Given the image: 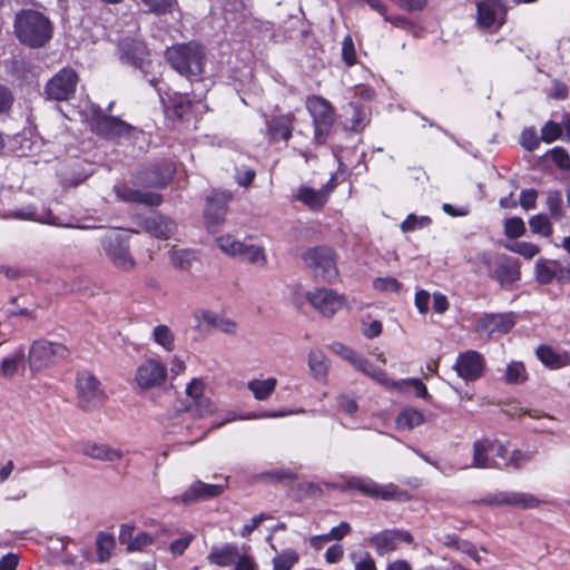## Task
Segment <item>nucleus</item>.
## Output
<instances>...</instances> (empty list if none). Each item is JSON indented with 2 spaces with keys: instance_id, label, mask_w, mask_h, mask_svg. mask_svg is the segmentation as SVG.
<instances>
[{
  "instance_id": "f257e3e1",
  "label": "nucleus",
  "mask_w": 570,
  "mask_h": 570,
  "mask_svg": "<svg viewBox=\"0 0 570 570\" xmlns=\"http://www.w3.org/2000/svg\"><path fill=\"white\" fill-rule=\"evenodd\" d=\"M14 29L19 40L33 48L42 47L52 36L49 19L35 10H23L18 13Z\"/></svg>"
},
{
  "instance_id": "de8ad7c7",
  "label": "nucleus",
  "mask_w": 570,
  "mask_h": 570,
  "mask_svg": "<svg viewBox=\"0 0 570 570\" xmlns=\"http://www.w3.org/2000/svg\"><path fill=\"white\" fill-rule=\"evenodd\" d=\"M194 539H195L194 534H191L189 532L183 533L179 538H177L169 544L168 550H169L170 554L174 558L183 556L184 552L190 546V543L194 541Z\"/></svg>"
},
{
  "instance_id": "09e8293b",
  "label": "nucleus",
  "mask_w": 570,
  "mask_h": 570,
  "mask_svg": "<svg viewBox=\"0 0 570 570\" xmlns=\"http://www.w3.org/2000/svg\"><path fill=\"white\" fill-rule=\"evenodd\" d=\"M350 531V523L341 522L337 527L332 528L330 533L312 537V541L315 543V541L342 540Z\"/></svg>"
},
{
  "instance_id": "a211bd4d",
  "label": "nucleus",
  "mask_w": 570,
  "mask_h": 570,
  "mask_svg": "<svg viewBox=\"0 0 570 570\" xmlns=\"http://www.w3.org/2000/svg\"><path fill=\"white\" fill-rule=\"evenodd\" d=\"M454 370L464 381H475L483 373L484 358L476 351H466L458 356Z\"/></svg>"
},
{
  "instance_id": "4c0bfd02",
  "label": "nucleus",
  "mask_w": 570,
  "mask_h": 570,
  "mask_svg": "<svg viewBox=\"0 0 570 570\" xmlns=\"http://www.w3.org/2000/svg\"><path fill=\"white\" fill-rule=\"evenodd\" d=\"M298 562V553L293 549H286L277 553L273 560V570H291Z\"/></svg>"
},
{
  "instance_id": "423d86ee",
  "label": "nucleus",
  "mask_w": 570,
  "mask_h": 570,
  "mask_svg": "<svg viewBox=\"0 0 570 570\" xmlns=\"http://www.w3.org/2000/svg\"><path fill=\"white\" fill-rule=\"evenodd\" d=\"M68 350L59 343L46 340L35 341L29 350L28 363L32 373L41 371L56 361L67 357Z\"/></svg>"
},
{
  "instance_id": "a878e982",
  "label": "nucleus",
  "mask_w": 570,
  "mask_h": 570,
  "mask_svg": "<svg viewBox=\"0 0 570 570\" xmlns=\"http://www.w3.org/2000/svg\"><path fill=\"white\" fill-rule=\"evenodd\" d=\"M145 227L149 234L158 238H169L177 229V225L170 218L154 214L145 222Z\"/></svg>"
},
{
  "instance_id": "13d9d810",
  "label": "nucleus",
  "mask_w": 570,
  "mask_h": 570,
  "mask_svg": "<svg viewBox=\"0 0 570 570\" xmlns=\"http://www.w3.org/2000/svg\"><path fill=\"white\" fill-rule=\"evenodd\" d=\"M331 350L333 353L340 355L342 358L347 361L352 366H354V364L357 363V360L361 356V354L355 352L353 348H351L340 342L332 343Z\"/></svg>"
},
{
  "instance_id": "2f4dec72",
  "label": "nucleus",
  "mask_w": 570,
  "mask_h": 570,
  "mask_svg": "<svg viewBox=\"0 0 570 570\" xmlns=\"http://www.w3.org/2000/svg\"><path fill=\"white\" fill-rule=\"evenodd\" d=\"M238 550L233 544H224L220 547H213L207 560L219 567H228L236 561Z\"/></svg>"
},
{
  "instance_id": "f03ea898",
  "label": "nucleus",
  "mask_w": 570,
  "mask_h": 570,
  "mask_svg": "<svg viewBox=\"0 0 570 570\" xmlns=\"http://www.w3.org/2000/svg\"><path fill=\"white\" fill-rule=\"evenodd\" d=\"M166 59L173 69L185 77H197L204 70V50L196 42L179 43L168 48Z\"/></svg>"
},
{
  "instance_id": "c03bdc74",
  "label": "nucleus",
  "mask_w": 570,
  "mask_h": 570,
  "mask_svg": "<svg viewBox=\"0 0 570 570\" xmlns=\"http://www.w3.org/2000/svg\"><path fill=\"white\" fill-rule=\"evenodd\" d=\"M148 11L156 14L173 13L177 9L176 0H141Z\"/></svg>"
},
{
  "instance_id": "9d476101",
  "label": "nucleus",
  "mask_w": 570,
  "mask_h": 570,
  "mask_svg": "<svg viewBox=\"0 0 570 570\" xmlns=\"http://www.w3.org/2000/svg\"><path fill=\"white\" fill-rule=\"evenodd\" d=\"M78 401L82 409L91 410L104 401V391L100 382L90 372H80L77 376Z\"/></svg>"
},
{
  "instance_id": "4be33fe9",
  "label": "nucleus",
  "mask_w": 570,
  "mask_h": 570,
  "mask_svg": "<svg viewBox=\"0 0 570 570\" xmlns=\"http://www.w3.org/2000/svg\"><path fill=\"white\" fill-rule=\"evenodd\" d=\"M81 453L88 458L104 462H117L124 456L121 449L98 442L83 443Z\"/></svg>"
},
{
  "instance_id": "dca6fc26",
  "label": "nucleus",
  "mask_w": 570,
  "mask_h": 570,
  "mask_svg": "<svg viewBox=\"0 0 570 570\" xmlns=\"http://www.w3.org/2000/svg\"><path fill=\"white\" fill-rule=\"evenodd\" d=\"M401 542L412 543V534L403 530H385L368 539V544L375 549L379 556L397 550Z\"/></svg>"
},
{
  "instance_id": "4d7b16f0",
  "label": "nucleus",
  "mask_w": 570,
  "mask_h": 570,
  "mask_svg": "<svg viewBox=\"0 0 570 570\" xmlns=\"http://www.w3.org/2000/svg\"><path fill=\"white\" fill-rule=\"evenodd\" d=\"M535 275L540 283L548 284L556 277V272L547 259H539L535 264Z\"/></svg>"
},
{
  "instance_id": "4468645a",
  "label": "nucleus",
  "mask_w": 570,
  "mask_h": 570,
  "mask_svg": "<svg viewBox=\"0 0 570 570\" xmlns=\"http://www.w3.org/2000/svg\"><path fill=\"white\" fill-rule=\"evenodd\" d=\"M345 489L358 491L360 493L373 499L383 500L393 499L397 492L394 484H379L366 476H351L346 479Z\"/></svg>"
},
{
  "instance_id": "6e6d98bb",
  "label": "nucleus",
  "mask_w": 570,
  "mask_h": 570,
  "mask_svg": "<svg viewBox=\"0 0 570 570\" xmlns=\"http://www.w3.org/2000/svg\"><path fill=\"white\" fill-rule=\"evenodd\" d=\"M205 382L199 377H194L189 383H187L185 393L189 403L205 396Z\"/></svg>"
},
{
  "instance_id": "3c124183",
  "label": "nucleus",
  "mask_w": 570,
  "mask_h": 570,
  "mask_svg": "<svg viewBox=\"0 0 570 570\" xmlns=\"http://www.w3.org/2000/svg\"><path fill=\"white\" fill-rule=\"evenodd\" d=\"M114 546H115V541L110 534H107L104 532L98 534L97 550H98L99 560L101 562H105L110 557Z\"/></svg>"
},
{
  "instance_id": "052dcab7",
  "label": "nucleus",
  "mask_w": 570,
  "mask_h": 570,
  "mask_svg": "<svg viewBox=\"0 0 570 570\" xmlns=\"http://www.w3.org/2000/svg\"><path fill=\"white\" fill-rule=\"evenodd\" d=\"M504 233L510 238H517L525 233L524 222L520 217H512L504 223Z\"/></svg>"
},
{
  "instance_id": "a19ab883",
  "label": "nucleus",
  "mask_w": 570,
  "mask_h": 570,
  "mask_svg": "<svg viewBox=\"0 0 570 570\" xmlns=\"http://www.w3.org/2000/svg\"><path fill=\"white\" fill-rule=\"evenodd\" d=\"M528 379L525 367L521 362H511L507 365L504 381L508 384H520Z\"/></svg>"
},
{
  "instance_id": "0e129e2a",
  "label": "nucleus",
  "mask_w": 570,
  "mask_h": 570,
  "mask_svg": "<svg viewBox=\"0 0 570 570\" xmlns=\"http://www.w3.org/2000/svg\"><path fill=\"white\" fill-rule=\"evenodd\" d=\"M521 145L529 151H533L540 145L535 128H527L521 135Z\"/></svg>"
},
{
  "instance_id": "69168bd1",
  "label": "nucleus",
  "mask_w": 570,
  "mask_h": 570,
  "mask_svg": "<svg viewBox=\"0 0 570 570\" xmlns=\"http://www.w3.org/2000/svg\"><path fill=\"white\" fill-rule=\"evenodd\" d=\"M215 330H218L219 332L227 335H235L238 330V324L234 320L219 314Z\"/></svg>"
},
{
  "instance_id": "0eeeda50",
  "label": "nucleus",
  "mask_w": 570,
  "mask_h": 570,
  "mask_svg": "<svg viewBox=\"0 0 570 570\" xmlns=\"http://www.w3.org/2000/svg\"><path fill=\"white\" fill-rule=\"evenodd\" d=\"M314 122V139L318 145L326 141L330 129L334 124V112L330 102L321 97H309L306 100Z\"/></svg>"
},
{
  "instance_id": "f704fd0d",
  "label": "nucleus",
  "mask_w": 570,
  "mask_h": 570,
  "mask_svg": "<svg viewBox=\"0 0 570 570\" xmlns=\"http://www.w3.org/2000/svg\"><path fill=\"white\" fill-rule=\"evenodd\" d=\"M217 247L226 255L232 257H240L245 250V242L239 240L232 234H225L216 237Z\"/></svg>"
},
{
  "instance_id": "c756f323",
  "label": "nucleus",
  "mask_w": 570,
  "mask_h": 570,
  "mask_svg": "<svg viewBox=\"0 0 570 570\" xmlns=\"http://www.w3.org/2000/svg\"><path fill=\"white\" fill-rule=\"evenodd\" d=\"M353 367L384 386H397V383L392 382L382 368L374 366L362 355Z\"/></svg>"
},
{
  "instance_id": "473e14b6",
  "label": "nucleus",
  "mask_w": 570,
  "mask_h": 570,
  "mask_svg": "<svg viewBox=\"0 0 570 570\" xmlns=\"http://www.w3.org/2000/svg\"><path fill=\"white\" fill-rule=\"evenodd\" d=\"M276 385L277 380L275 377H268L265 380L254 379L247 382V389L258 401L267 400L274 393Z\"/></svg>"
},
{
  "instance_id": "f8f14e48",
  "label": "nucleus",
  "mask_w": 570,
  "mask_h": 570,
  "mask_svg": "<svg viewBox=\"0 0 570 570\" xmlns=\"http://www.w3.org/2000/svg\"><path fill=\"white\" fill-rule=\"evenodd\" d=\"M308 303L323 316L332 317L345 304V297L333 289L321 287L306 294Z\"/></svg>"
},
{
  "instance_id": "aec40b11",
  "label": "nucleus",
  "mask_w": 570,
  "mask_h": 570,
  "mask_svg": "<svg viewBox=\"0 0 570 570\" xmlns=\"http://www.w3.org/2000/svg\"><path fill=\"white\" fill-rule=\"evenodd\" d=\"M119 541L127 547V551H142L146 547L153 544L154 537L147 532L135 533V528L130 524H122L119 532Z\"/></svg>"
},
{
  "instance_id": "c9c22d12",
  "label": "nucleus",
  "mask_w": 570,
  "mask_h": 570,
  "mask_svg": "<svg viewBox=\"0 0 570 570\" xmlns=\"http://www.w3.org/2000/svg\"><path fill=\"white\" fill-rule=\"evenodd\" d=\"M539 360L551 368H560L569 364L570 356L564 354L560 355L549 346H540L537 350Z\"/></svg>"
},
{
  "instance_id": "bf43d9fd",
  "label": "nucleus",
  "mask_w": 570,
  "mask_h": 570,
  "mask_svg": "<svg viewBox=\"0 0 570 570\" xmlns=\"http://www.w3.org/2000/svg\"><path fill=\"white\" fill-rule=\"evenodd\" d=\"M373 287L383 293H397L400 291V283L391 276L376 277L373 281Z\"/></svg>"
},
{
  "instance_id": "ea45409f",
  "label": "nucleus",
  "mask_w": 570,
  "mask_h": 570,
  "mask_svg": "<svg viewBox=\"0 0 570 570\" xmlns=\"http://www.w3.org/2000/svg\"><path fill=\"white\" fill-rule=\"evenodd\" d=\"M218 316V313L205 308H198L193 314L195 326L199 330L215 328Z\"/></svg>"
},
{
  "instance_id": "c85d7f7f",
  "label": "nucleus",
  "mask_w": 570,
  "mask_h": 570,
  "mask_svg": "<svg viewBox=\"0 0 570 570\" xmlns=\"http://www.w3.org/2000/svg\"><path fill=\"white\" fill-rule=\"evenodd\" d=\"M294 411H279V412H263L261 414L250 413L247 415H237L236 412L227 411L224 413L223 419L220 421L216 420L213 422L212 429H218L225 425L226 423L234 422L238 419L240 420H257V419H274V417H283L291 414H294Z\"/></svg>"
},
{
  "instance_id": "6ab92c4d",
  "label": "nucleus",
  "mask_w": 570,
  "mask_h": 570,
  "mask_svg": "<svg viewBox=\"0 0 570 570\" xmlns=\"http://www.w3.org/2000/svg\"><path fill=\"white\" fill-rule=\"evenodd\" d=\"M334 180L335 177H332L327 184L330 187H324L318 190L307 186H301L297 190L296 199L311 209H320L326 204L330 193L334 189V185H332Z\"/></svg>"
},
{
  "instance_id": "864d4df0",
  "label": "nucleus",
  "mask_w": 570,
  "mask_h": 570,
  "mask_svg": "<svg viewBox=\"0 0 570 570\" xmlns=\"http://www.w3.org/2000/svg\"><path fill=\"white\" fill-rule=\"evenodd\" d=\"M431 224V218L429 216H416L411 214L406 217V219L401 224V229L403 233L413 232L416 229H422Z\"/></svg>"
},
{
  "instance_id": "f3484780",
  "label": "nucleus",
  "mask_w": 570,
  "mask_h": 570,
  "mask_svg": "<svg viewBox=\"0 0 570 570\" xmlns=\"http://www.w3.org/2000/svg\"><path fill=\"white\" fill-rule=\"evenodd\" d=\"M514 323L515 321L512 313L489 314L478 321L475 331L481 337L489 340L494 334L508 333L513 327Z\"/></svg>"
},
{
  "instance_id": "393cba45",
  "label": "nucleus",
  "mask_w": 570,
  "mask_h": 570,
  "mask_svg": "<svg viewBox=\"0 0 570 570\" xmlns=\"http://www.w3.org/2000/svg\"><path fill=\"white\" fill-rule=\"evenodd\" d=\"M294 116L279 115L266 121L267 131L272 140H288L292 136Z\"/></svg>"
},
{
  "instance_id": "412c9836",
  "label": "nucleus",
  "mask_w": 570,
  "mask_h": 570,
  "mask_svg": "<svg viewBox=\"0 0 570 570\" xmlns=\"http://www.w3.org/2000/svg\"><path fill=\"white\" fill-rule=\"evenodd\" d=\"M223 492V485L195 481L181 495V502L189 504L199 500H208L220 495Z\"/></svg>"
},
{
  "instance_id": "e433bc0d",
  "label": "nucleus",
  "mask_w": 570,
  "mask_h": 570,
  "mask_svg": "<svg viewBox=\"0 0 570 570\" xmlns=\"http://www.w3.org/2000/svg\"><path fill=\"white\" fill-rule=\"evenodd\" d=\"M151 336L154 342L166 352L175 350V334L167 325L160 324L155 326Z\"/></svg>"
},
{
  "instance_id": "79ce46f5",
  "label": "nucleus",
  "mask_w": 570,
  "mask_h": 570,
  "mask_svg": "<svg viewBox=\"0 0 570 570\" xmlns=\"http://www.w3.org/2000/svg\"><path fill=\"white\" fill-rule=\"evenodd\" d=\"M530 229L533 234L550 237L553 232L552 224L546 215L539 214L530 218Z\"/></svg>"
},
{
  "instance_id": "8fccbe9b",
  "label": "nucleus",
  "mask_w": 570,
  "mask_h": 570,
  "mask_svg": "<svg viewBox=\"0 0 570 570\" xmlns=\"http://www.w3.org/2000/svg\"><path fill=\"white\" fill-rule=\"evenodd\" d=\"M509 250L517 253L524 258H532L540 253L539 246L529 242H515L505 246Z\"/></svg>"
},
{
  "instance_id": "680f3d73",
  "label": "nucleus",
  "mask_w": 570,
  "mask_h": 570,
  "mask_svg": "<svg viewBox=\"0 0 570 570\" xmlns=\"http://www.w3.org/2000/svg\"><path fill=\"white\" fill-rule=\"evenodd\" d=\"M562 135L561 124L548 121L541 129V140L547 144L553 142Z\"/></svg>"
},
{
  "instance_id": "7c9ffc66",
  "label": "nucleus",
  "mask_w": 570,
  "mask_h": 570,
  "mask_svg": "<svg viewBox=\"0 0 570 570\" xmlns=\"http://www.w3.org/2000/svg\"><path fill=\"white\" fill-rule=\"evenodd\" d=\"M308 368L312 376L317 381H324L330 370V361L321 350H312L308 353Z\"/></svg>"
},
{
  "instance_id": "a18cd8bd",
  "label": "nucleus",
  "mask_w": 570,
  "mask_h": 570,
  "mask_svg": "<svg viewBox=\"0 0 570 570\" xmlns=\"http://www.w3.org/2000/svg\"><path fill=\"white\" fill-rule=\"evenodd\" d=\"M240 258L247 261L248 263L256 264L259 266L266 263L264 249L254 244L245 243V250H243Z\"/></svg>"
},
{
  "instance_id": "39448f33",
  "label": "nucleus",
  "mask_w": 570,
  "mask_h": 570,
  "mask_svg": "<svg viewBox=\"0 0 570 570\" xmlns=\"http://www.w3.org/2000/svg\"><path fill=\"white\" fill-rule=\"evenodd\" d=\"M302 258L315 277L328 283L337 278L338 271L332 248L325 246L308 248Z\"/></svg>"
},
{
  "instance_id": "58836bf2",
  "label": "nucleus",
  "mask_w": 570,
  "mask_h": 570,
  "mask_svg": "<svg viewBox=\"0 0 570 570\" xmlns=\"http://www.w3.org/2000/svg\"><path fill=\"white\" fill-rule=\"evenodd\" d=\"M188 410L197 417H206L217 412L215 403L207 396L188 403Z\"/></svg>"
},
{
  "instance_id": "37998d69",
  "label": "nucleus",
  "mask_w": 570,
  "mask_h": 570,
  "mask_svg": "<svg viewBox=\"0 0 570 570\" xmlns=\"http://www.w3.org/2000/svg\"><path fill=\"white\" fill-rule=\"evenodd\" d=\"M348 557L354 570H377L374 558L366 551H353Z\"/></svg>"
},
{
  "instance_id": "e2e57ef3",
  "label": "nucleus",
  "mask_w": 570,
  "mask_h": 570,
  "mask_svg": "<svg viewBox=\"0 0 570 570\" xmlns=\"http://www.w3.org/2000/svg\"><path fill=\"white\" fill-rule=\"evenodd\" d=\"M350 109L352 112L351 129L354 131L363 130L366 127V125L368 124V118H367L366 112L363 109H361L354 105H350Z\"/></svg>"
},
{
  "instance_id": "774afa93",
  "label": "nucleus",
  "mask_w": 570,
  "mask_h": 570,
  "mask_svg": "<svg viewBox=\"0 0 570 570\" xmlns=\"http://www.w3.org/2000/svg\"><path fill=\"white\" fill-rule=\"evenodd\" d=\"M551 157L559 168L570 169V156L563 148H553L551 150Z\"/></svg>"
},
{
  "instance_id": "5fc2aeb1",
  "label": "nucleus",
  "mask_w": 570,
  "mask_h": 570,
  "mask_svg": "<svg viewBox=\"0 0 570 570\" xmlns=\"http://www.w3.org/2000/svg\"><path fill=\"white\" fill-rule=\"evenodd\" d=\"M528 459V455L520 450H513L510 453L507 450L504 459H500V463L502 464V468L511 466L513 469H520Z\"/></svg>"
},
{
  "instance_id": "cd10ccee",
  "label": "nucleus",
  "mask_w": 570,
  "mask_h": 570,
  "mask_svg": "<svg viewBox=\"0 0 570 570\" xmlns=\"http://www.w3.org/2000/svg\"><path fill=\"white\" fill-rule=\"evenodd\" d=\"M24 361L26 350L22 344H19L0 362V374L6 377L13 376L24 364Z\"/></svg>"
},
{
  "instance_id": "b1692460",
  "label": "nucleus",
  "mask_w": 570,
  "mask_h": 570,
  "mask_svg": "<svg viewBox=\"0 0 570 570\" xmlns=\"http://www.w3.org/2000/svg\"><path fill=\"white\" fill-rule=\"evenodd\" d=\"M115 193L117 197L124 202L137 203L147 206H158L163 202V198L159 194L153 191L135 190L127 186H116Z\"/></svg>"
},
{
  "instance_id": "7ed1b4c3",
  "label": "nucleus",
  "mask_w": 570,
  "mask_h": 570,
  "mask_svg": "<svg viewBox=\"0 0 570 570\" xmlns=\"http://www.w3.org/2000/svg\"><path fill=\"white\" fill-rule=\"evenodd\" d=\"M167 377L168 364L158 356H151L136 367L134 385L137 390L146 392L163 386Z\"/></svg>"
},
{
  "instance_id": "9b49d317",
  "label": "nucleus",
  "mask_w": 570,
  "mask_h": 570,
  "mask_svg": "<svg viewBox=\"0 0 570 570\" xmlns=\"http://www.w3.org/2000/svg\"><path fill=\"white\" fill-rule=\"evenodd\" d=\"M485 504L515 509H537L542 501L532 493L521 491H498L483 499Z\"/></svg>"
},
{
  "instance_id": "603ef678",
  "label": "nucleus",
  "mask_w": 570,
  "mask_h": 570,
  "mask_svg": "<svg viewBox=\"0 0 570 570\" xmlns=\"http://www.w3.org/2000/svg\"><path fill=\"white\" fill-rule=\"evenodd\" d=\"M497 277L501 282L502 285L512 284L517 279H519L520 272L519 268L514 265L502 264L497 271Z\"/></svg>"
},
{
  "instance_id": "2eb2a0df",
  "label": "nucleus",
  "mask_w": 570,
  "mask_h": 570,
  "mask_svg": "<svg viewBox=\"0 0 570 570\" xmlns=\"http://www.w3.org/2000/svg\"><path fill=\"white\" fill-rule=\"evenodd\" d=\"M478 23L483 29L498 30L505 19L503 0H480L476 4Z\"/></svg>"
},
{
  "instance_id": "ddd939ff",
  "label": "nucleus",
  "mask_w": 570,
  "mask_h": 570,
  "mask_svg": "<svg viewBox=\"0 0 570 570\" xmlns=\"http://www.w3.org/2000/svg\"><path fill=\"white\" fill-rule=\"evenodd\" d=\"M78 77L70 68H63L47 83L45 94L52 100H68L76 90Z\"/></svg>"
},
{
  "instance_id": "72a5a7b5",
  "label": "nucleus",
  "mask_w": 570,
  "mask_h": 570,
  "mask_svg": "<svg viewBox=\"0 0 570 570\" xmlns=\"http://www.w3.org/2000/svg\"><path fill=\"white\" fill-rule=\"evenodd\" d=\"M424 422V414L422 411L406 407L396 417V428L399 430H412L420 426Z\"/></svg>"
},
{
  "instance_id": "5701e85b",
  "label": "nucleus",
  "mask_w": 570,
  "mask_h": 570,
  "mask_svg": "<svg viewBox=\"0 0 570 570\" xmlns=\"http://www.w3.org/2000/svg\"><path fill=\"white\" fill-rule=\"evenodd\" d=\"M94 130L105 137L114 138V137H120L128 135L132 127L121 121L120 119L116 117H99L94 124H92Z\"/></svg>"
},
{
  "instance_id": "6e6552de",
  "label": "nucleus",
  "mask_w": 570,
  "mask_h": 570,
  "mask_svg": "<svg viewBox=\"0 0 570 570\" xmlns=\"http://www.w3.org/2000/svg\"><path fill=\"white\" fill-rule=\"evenodd\" d=\"M102 248L110 262L119 269L131 271L136 262L129 252V245L119 233H110L102 240Z\"/></svg>"
},
{
  "instance_id": "49530a36",
  "label": "nucleus",
  "mask_w": 570,
  "mask_h": 570,
  "mask_svg": "<svg viewBox=\"0 0 570 570\" xmlns=\"http://www.w3.org/2000/svg\"><path fill=\"white\" fill-rule=\"evenodd\" d=\"M195 258V253L190 249H174L170 256L173 265L181 269L189 268Z\"/></svg>"
},
{
  "instance_id": "1a4fd4ad",
  "label": "nucleus",
  "mask_w": 570,
  "mask_h": 570,
  "mask_svg": "<svg viewBox=\"0 0 570 570\" xmlns=\"http://www.w3.org/2000/svg\"><path fill=\"white\" fill-rule=\"evenodd\" d=\"M230 195L226 191H213L204 208V224L209 233H216L225 222L227 204Z\"/></svg>"
},
{
  "instance_id": "20e7f679",
  "label": "nucleus",
  "mask_w": 570,
  "mask_h": 570,
  "mask_svg": "<svg viewBox=\"0 0 570 570\" xmlns=\"http://www.w3.org/2000/svg\"><path fill=\"white\" fill-rule=\"evenodd\" d=\"M507 446L497 439L480 438L472 444V463L475 469H502L500 459H504Z\"/></svg>"
},
{
  "instance_id": "bb28decb",
  "label": "nucleus",
  "mask_w": 570,
  "mask_h": 570,
  "mask_svg": "<svg viewBox=\"0 0 570 570\" xmlns=\"http://www.w3.org/2000/svg\"><path fill=\"white\" fill-rule=\"evenodd\" d=\"M7 219L33 220L42 224H56L55 217L50 210L38 212L33 206H24L19 209L10 210L4 216Z\"/></svg>"
},
{
  "instance_id": "338daca9",
  "label": "nucleus",
  "mask_w": 570,
  "mask_h": 570,
  "mask_svg": "<svg viewBox=\"0 0 570 570\" xmlns=\"http://www.w3.org/2000/svg\"><path fill=\"white\" fill-rule=\"evenodd\" d=\"M186 371V362L179 355H174L169 358V368L168 375L175 380L178 375L183 374Z\"/></svg>"
}]
</instances>
